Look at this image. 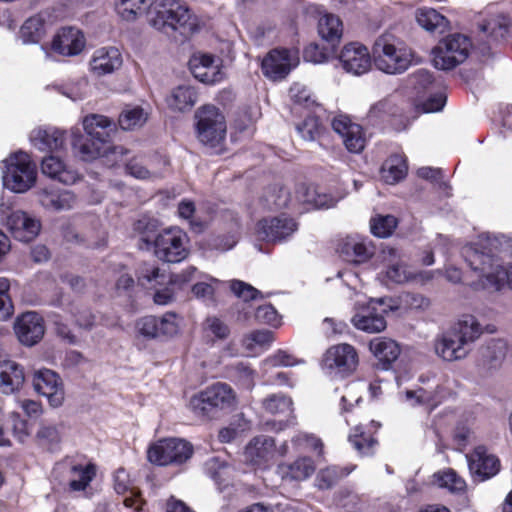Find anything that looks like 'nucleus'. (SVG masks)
Instances as JSON below:
<instances>
[{
    "instance_id": "nucleus-1",
    "label": "nucleus",
    "mask_w": 512,
    "mask_h": 512,
    "mask_svg": "<svg viewBox=\"0 0 512 512\" xmlns=\"http://www.w3.org/2000/svg\"><path fill=\"white\" fill-rule=\"evenodd\" d=\"M463 257L478 278L476 289L500 290L504 281L512 289V263L503 268L500 256L512 254V238L505 235H482L462 250Z\"/></svg>"
},
{
    "instance_id": "nucleus-2",
    "label": "nucleus",
    "mask_w": 512,
    "mask_h": 512,
    "mask_svg": "<svg viewBox=\"0 0 512 512\" xmlns=\"http://www.w3.org/2000/svg\"><path fill=\"white\" fill-rule=\"evenodd\" d=\"M112 122L103 115L92 114L83 119L86 135L78 130L71 131V144L75 153L84 161H92L99 157H106L108 161L121 160L128 150L123 146H114L109 143V131Z\"/></svg>"
},
{
    "instance_id": "nucleus-3",
    "label": "nucleus",
    "mask_w": 512,
    "mask_h": 512,
    "mask_svg": "<svg viewBox=\"0 0 512 512\" xmlns=\"http://www.w3.org/2000/svg\"><path fill=\"white\" fill-rule=\"evenodd\" d=\"M148 21L156 30L171 35L189 36L198 29V19L180 0H155L148 11Z\"/></svg>"
},
{
    "instance_id": "nucleus-4",
    "label": "nucleus",
    "mask_w": 512,
    "mask_h": 512,
    "mask_svg": "<svg viewBox=\"0 0 512 512\" xmlns=\"http://www.w3.org/2000/svg\"><path fill=\"white\" fill-rule=\"evenodd\" d=\"M374 64L378 70L390 75L404 73L414 62L413 50L393 35L380 36L373 49Z\"/></svg>"
},
{
    "instance_id": "nucleus-5",
    "label": "nucleus",
    "mask_w": 512,
    "mask_h": 512,
    "mask_svg": "<svg viewBox=\"0 0 512 512\" xmlns=\"http://www.w3.org/2000/svg\"><path fill=\"white\" fill-rule=\"evenodd\" d=\"M3 164V183L8 189L23 193L34 185L37 177L36 166L26 152L11 154Z\"/></svg>"
},
{
    "instance_id": "nucleus-6",
    "label": "nucleus",
    "mask_w": 512,
    "mask_h": 512,
    "mask_svg": "<svg viewBox=\"0 0 512 512\" xmlns=\"http://www.w3.org/2000/svg\"><path fill=\"white\" fill-rule=\"evenodd\" d=\"M472 49L470 38L464 34H449L432 49L433 64L440 70H452L464 63Z\"/></svg>"
},
{
    "instance_id": "nucleus-7",
    "label": "nucleus",
    "mask_w": 512,
    "mask_h": 512,
    "mask_svg": "<svg viewBox=\"0 0 512 512\" xmlns=\"http://www.w3.org/2000/svg\"><path fill=\"white\" fill-rule=\"evenodd\" d=\"M197 138L204 145L215 147L226 136V121L220 110L213 105H204L195 112Z\"/></svg>"
},
{
    "instance_id": "nucleus-8",
    "label": "nucleus",
    "mask_w": 512,
    "mask_h": 512,
    "mask_svg": "<svg viewBox=\"0 0 512 512\" xmlns=\"http://www.w3.org/2000/svg\"><path fill=\"white\" fill-rule=\"evenodd\" d=\"M235 403L233 390L226 383H216L190 399L192 411L201 416H211L217 410L232 407Z\"/></svg>"
},
{
    "instance_id": "nucleus-9",
    "label": "nucleus",
    "mask_w": 512,
    "mask_h": 512,
    "mask_svg": "<svg viewBox=\"0 0 512 512\" xmlns=\"http://www.w3.org/2000/svg\"><path fill=\"white\" fill-rule=\"evenodd\" d=\"M153 243L156 257L164 262L179 263L189 254V238L178 227L164 229Z\"/></svg>"
},
{
    "instance_id": "nucleus-10",
    "label": "nucleus",
    "mask_w": 512,
    "mask_h": 512,
    "mask_svg": "<svg viewBox=\"0 0 512 512\" xmlns=\"http://www.w3.org/2000/svg\"><path fill=\"white\" fill-rule=\"evenodd\" d=\"M193 446L186 440L166 438L152 444L147 451L149 462L159 465H180L191 458Z\"/></svg>"
},
{
    "instance_id": "nucleus-11",
    "label": "nucleus",
    "mask_w": 512,
    "mask_h": 512,
    "mask_svg": "<svg viewBox=\"0 0 512 512\" xmlns=\"http://www.w3.org/2000/svg\"><path fill=\"white\" fill-rule=\"evenodd\" d=\"M359 356L354 346L341 343L326 350L322 359L323 369L342 377L352 374L358 367Z\"/></svg>"
},
{
    "instance_id": "nucleus-12",
    "label": "nucleus",
    "mask_w": 512,
    "mask_h": 512,
    "mask_svg": "<svg viewBox=\"0 0 512 512\" xmlns=\"http://www.w3.org/2000/svg\"><path fill=\"white\" fill-rule=\"evenodd\" d=\"M298 52L288 49H274L262 61L263 74L273 80L285 78L298 64Z\"/></svg>"
},
{
    "instance_id": "nucleus-13",
    "label": "nucleus",
    "mask_w": 512,
    "mask_h": 512,
    "mask_svg": "<svg viewBox=\"0 0 512 512\" xmlns=\"http://www.w3.org/2000/svg\"><path fill=\"white\" fill-rule=\"evenodd\" d=\"M298 229L296 221L281 214L260 220L256 227L258 237L265 241L277 242L286 240Z\"/></svg>"
},
{
    "instance_id": "nucleus-14",
    "label": "nucleus",
    "mask_w": 512,
    "mask_h": 512,
    "mask_svg": "<svg viewBox=\"0 0 512 512\" xmlns=\"http://www.w3.org/2000/svg\"><path fill=\"white\" fill-rule=\"evenodd\" d=\"M338 59L344 71L356 76L367 73L372 65L367 47L358 42L346 44L341 49Z\"/></svg>"
},
{
    "instance_id": "nucleus-15",
    "label": "nucleus",
    "mask_w": 512,
    "mask_h": 512,
    "mask_svg": "<svg viewBox=\"0 0 512 512\" xmlns=\"http://www.w3.org/2000/svg\"><path fill=\"white\" fill-rule=\"evenodd\" d=\"M384 299H371L368 304L352 318L353 325L367 333H379L386 328L384 313L387 307H383Z\"/></svg>"
},
{
    "instance_id": "nucleus-16",
    "label": "nucleus",
    "mask_w": 512,
    "mask_h": 512,
    "mask_svg": "<svg viewBox=\"0 0 512 512\" xmlns=\"http://www.w3.org/2000/svg\"><path fill=\"white\" fill-rule=\"evenodd\" d=\"M34 390L48 399L52 407H59L64 401L63 383L57 373L50 369H40L33 376Z\"/></svg>"
},
{
    "instance_id": "nucleus-17",
    "label": "nucleus",
    "mask_w": 512,
    "mask_h": 512,
    "mask_svg": "<svg viewBox=\"0 0 512 512\" xmlns=\"http://www.w3.org/2000/svg\"><path fill=\"white\" fill-rule=\"evenodd\" d=\"M333 130L342 138L346 149L351 153H360L366 145L362 127L351 121L346 115H339L332 121Z\"/></svg>"
},
{
    "instance_id": "nucleus-18",
    "label": "nucleus",
    "mask_w": 512,
    "mask_h": 512,
    "mask_svg": "<svg viewBox=\"0 0 512 512\" xmlns=\"http://www.w3.org/2000/svg\"><path fill=\"white\" fill-rule=\"evenodd\" d=\"M7 226L13 237L22 242L33 240L41 229L39 219L21 210L14 211L8 216Z\"/></svg>"
},
{
    "instance_id": "nucleus-19",
    "label": "nucleus",
    "mask_w": 512,
    "mask_h": 512,
    "mask_svg": "<svg viewBox=\"0 0 512 512\" xmlns=\"http://www.w3.org/2000/svg\"><path fill=\"white\" fill-rule=\"evenodd\" d=\"M379 257L385 267V275L391 282L403 284L414 277L413 271L401 259L396 248L384 247Z\"/></svg>"
},
{
    "instance_id": "nucleus-20",
    "label": "nucleus",
    "mask_w": 512,
    "mask_h": 512,
    "mask_svg": "<svg viewBox=\"0 0 512 512\" xmlns=\"http://www.w3.org/2000/svg\"><path fill=\"white\" fill-rule=\"evenodd\" d=\"M14 329L19 341L28 346L39 342L45 331L43 319L36 312H27L18 317Z\"/></svg>"
},
{
    "instance_id": "nucleus-21",
    "label": "nucleus",
    "mask_w": 512,
    "mask_h": 512,
    "mask_svg": "<svg viewBox=\"0 0 512 512\" xmlns=\"http://www.w3.org/2000/svg\"><path fill=\"white\" fill-rule=\"evenodd\" d=\"M434 350L437 356L452 362L465 359L471 348L466 346L449 328L435 339Z\"/></svg>"
},
{
    "instance_id": "nucleus-22",
    "label": "nucleus",
    "mask_w": 512,
    "mask_h": 512,
    "mask_svg": "<svg viewBox=\"0 0 512 512\" xmlns=\"http://www.w3.org/2000/svg\"><path fill=\"white\" fill-rule=\"evenodd\" d=\"M29 140L36 149L47 151H58L65 147V131L52 126L37 127L29 135Z\"/></svg>"
},
{
    "instance_id": "nucleus-23",
    "label": "nucleus",
    "mask_w": 512,
    "mask_h": 512,
    "mask_svg": "<svg viewBox=\"0 0 512 512\" xmlns=\"http://www.w3.org/2000/svg\"><path fill=\"white\" fill-rule=\"evenodd\" d=\"M85 44V37L79 29L64 27L54 36L52 49L63 56H75L84 49Z\"/></svg>"
},
{
    "instance_id": "nucleus-24",
    "label": "nucleus",
    "mask_w": 512,
    "mask_h": 512,
    "mask_svg": "<svg viewBox=\"0 0 512 512\" xmlns=\"http://www.w3.org/2000/svg\"><path fill=\"white\" fill-rule=\"evenodd\" d=\"M189 68L193 76L205 84H215L223 78L219 65L215 64L211 55H194L189 61Z\"/></svg>"
},
{
    "instance_id": "nucleus-25",
    "label": "nucleus",
    "mask_w": 512,
    "mask_h": 512,
    "mask_svg": "<svg viewBox=\"0 0 512 512\" xmlns=\"http://www.w3.org/2000/svg\"><path fill=\"white\" fill-rule=\"evenodd\" d=\"M341 256L348 262H366L374 253L370 242L360 236H347L338 247Z\"/></svg>"
},
{
    "instance_id": "nucleus-26",
    "label": "nucleus",
    "mask_w": 512,
    "mask_h": 512,
    "mask_svg": "<svg viewBox=\"0 0 512 512\" xmlns=\"http://www.w3.org/2000/svg\"><path fill=\"white\" fill-rule=\"evenodd\" d=\"M274 446L275 442L271 437L264 435L254 437L245 448V460L252 465L261 467L273 458Z\"/></svg>"
},
{
    "instance_id": "nucleus-27",
    "label": "nucleus",
    "mask_w": 512,
    "mask_h": 512,
    "mask_svg": "<svg viewBox=\"0 0 512 512\" xmlns=\"http://www.w3.org/2000/svg\"><path fill=\"white\" fill-rule=\"evenodd\" d=\"M121 65L122 56L115 47L97 49L90 60V69L97 76L110 74L120 68Z\"/></svg>"
},
{
    "instance_id": "nucleus-28",
    "label": "nucleus",
    "mask_w": 512,
    "mask_h": 512,
    "mask_svg": "<svg viewBox=\"0 0 512 512\" xmlns=\"http://www.w3.org/2000/svg\"><path fill=\"white\" fill-rule=\"evenodd\" d=\"M469 469L471 473L484 481L499 472L500 463L496 456L488 454L483 447H478L471 455Z\"/></svg>"
},
{
    "instance_id": "nucleus-29",
    "label": "nucleus",
    "mask_w": 512,
    "mask_h": 512,
    "mask_svg": "<svg viewBox=\"0 0 512 512\" xmlns=\"http://www.w3.org/2000/svg\"><path fill=\"white\" fill-rule=\"evenodd\" d=\"M38 201L43 208L59 212L72 209L76 203V196L70 190L41 189L37 192Z\"/></svg>"
},
{
    "instance_id": "nucleus-30",
    "label": "nucleus",
    "mask_w": 512,
    "mask_h": 512,
    "mask_svg": "<svg viewBox=\"0 0 512 512\" xmlns=\"http://www.w3.org/2000/svg\"><path fill=\"white\" fill-rule=\"evenodd\" d=\"M25 381L23 368L11 360L0 361V392L12 394L21 389Z\"/></svg>"
},
{
    "instance_id": "nucleus-31",
    "label": "nucleus",
    "mask_w": 512,
    "mask_h": 512,
    "mask_svg": "<svg viewBox=\"0 0 512 512\" xmlns=\"http://www.w3.org/2000/svg\"><path fill=\"white\" fill-rule=\"evenodd\" d=\"M314 461L310 457H299L292 463H282L277 473L285 481H304L315 472Z\"/></svg>"
},
{
    "instance_id": "nucleus-32",
    "label": "nucleus",
    "mask_w": 512,
    "mask_h": 512,
    "mask_svg": "<svg viewBox=\"0 0 512 512\" xmlns=\"http://www.w3.org/2000/svg\"><path fill=\"white\" fill-rule=\"evenodd\" d=\"M369 350L382 364L383 369H388L401 354L399 344L393 339L375 337L369 343Z\"/></svg>"
},
{
    "instance_id": "nucleus-33",
    "label": "nucleus",
    "mask_w": 512,
    "mask_h": 512,
    "mask_svg": "<svg viewBox=\"0 0 512 512\" xmlns=\"http://www.w3.org/2000/svg\"><path fill=\"white\" fill-rule=\"evenodd\" d=\"M41 170L43 174L66 185L73 184L78 179V173L75 170L68 167L62 159L53 155L42 160Z\"/></svg>"
},
{
    "instance_id": "nucleus-34",
    "label": "nucleus",
    "mask_w": 512,
    "mask_h": 512,
    "mask_svg": "<svg viewBox=\"0 0 512 512\" xmlns=\"http://www.w3.org/2000/svg\"><path fill=\"white\" fill-rule=\"evenodd\" d=\"M300 204H307L314 208H329L334 205V199L318 190L314 185L301 183L297 185L293 197Z\"/></svg>"
},
{
    "instance_id": "nucleus-35",
    "label": "nucleus",
    "mask_w": 512,
    "mask_h": 512,
    "mask_svg": "<svg viewBox=\"0 0 512 512\" xmlns=\"http://www.w3.org/2000/svg\"><path fill=\"white\" fill-rule=\"evenodd\" d=\"M114 489L118 494L129 492L130 495L124 499V505L133 509L134 512H140L144 500L140 497L139 491L132 486L129 474L123 468L118 469L114 474Z\"/></svg>"
},
{
    "instance_id": "nucleus-36",
    "label": "nucleus",
    "mask_w": 512,
    "mask_h": 512,
    "mask_svg": "<svg viewBox=\"0 0 512 512\" xmlns=\"http://www.w3.org/2000/svg\"><path fill=\"white\" fill-rule=\"evenodd\" d=\"M450 329L469 348L484 331L480 322L473 315H463Z\"/></svg>"
},
{
    "instance_id": "nucleus-37",
    "label": "nucleus",
    "mask_w": 512,
    "mask_h": 512,
    "mask_svg": "<svg viewBox=\"0 0 512 512\" xmlns=\"http://www.w3.org/2000/svg\"><path fill=\"white\" fill-rule=\"evenodd\" d=\"M47 18V13L41 12L24 22L20 29L23 43H37L44 37L49 26Z\"/></svg>"
},
{
    "instance_id": "nucleus-38",
    "label": "nucleus",
    "mask_w": 512,
    "mask_h": 512,
    "mask_svg": "<svg viewBox=\"0 0 512 512\" xmlns=\"http://www.w3.org/2000/svg\"><path fill=\"white\" fill-rule=\"evenodd\" d=\"M197 92L190 85H179L166 98L168 107L177 112L191 110L197 102Z\"/></svg>"
},
{
    "instance_id": "nucleus-39",
    "label": "nucleus",
    "mask_w": 512,
    "mask_h": 512,
    "mask_svg": "<svg viewBox=\"0 0 512 512\" xmlns=\"http://www.w3.org/2000/svg\"><path fill=\"white\" fill-rule=\"evenodd\" d=\"M405 396L412 406L424 405L428 411H431L441 403L444 397V388L441 385H437L432 390L424 388L407 390Z\"/></svg>"
},
{
    "instance_id": "nucleus-40",
    "label": "nucleus",
    "mask_w": 512,
    "mask_h": 512,
    "mask_svg": "<svg viewBox=\"0 0 512 512\" xmlns=\"http://www.w3.org/2000/svg\"><path fill=\"white\" fill-rule=\"evenodd\" d=\"M318 33L323 40L337 44L343 35V23L337 15L325 13L319 18Z\"/></svg>"
},
{
    "instance_id": "nucleus-41",
    "label": "nucleus",
    "mask_w": 512,
    "mask_h": 512,
    "mask_svg": "<svg viewBox=\"0 0 512 512\" xmlns=\"http://www.w3.org/2000/svg\"><path fill=\"white\" fill-rule=\"evenodd\" d=\"M96 475V466L94 464H75L69 469V483L70 491L79 492L84 491Z\"/></svg>"
},
{
    "instance_id": "nucleus-42",
    "label": "nucleus",
    "mask_w": 512,
    "mask_h": 512,
    "mask_svg": "<svg viewBox=\"0 0 512 512\" xmlns=\"http://www.w3.org/2000/svg\"><path fill=\"white\" fill-rule=\"evenodd\" d=\"M416 21L429 32H443L448 26V20L433 8H420L416 11Z\"/></svg>"
},
{
    "instance_id": "nucleus-43",
    "label": "nucleus",
    "mask_w": 512,
    "mask_h": 512,
    "mask_svg": "<svg viewBox=\"0 0 512 512\" xmlns=\"http://www.w3.org/2000/svg\"><path fill=\"white\" fill-rule=\"evenodd\" d=\"M407 164L401 155L390 156L382 165L381 177L388 184H395L405 178Z\"/></svg>"
},
{
    "instance_id": "nucleus-44",
    "label": "nucleus",
    "mask_w": 512,
    "mask_h": 512,
    "mask_svg": "<svg viewBox=\"0 0 512 512\" xmlns=\"http://www.w3.org/2000/svg\"><path fill=\"white\" fill-rule=\"evenodd\" d=\"M152 4L151 0H119L116 10L122 19L133 21L139 15L148 12Z\"/></svg>"
},
{
    "instance_id": "nucleus-45",
    "label": "nucleus",
    "mask_w": 512,
    "mask_h": 512,
    "mask_svg": "<svg viewBox=\"0 0 512 512\" xmlns=\"http://www.w3.org/2000/svg\"><path fill=\"white\" fill-rule=\"evenodd\" d=\"M512 21L503 14L494 16L481 25V30L493 40L498 41L509 33Z\"/></svg>"
},
{
    "instance_id": "nucleus-46",
    "label": "nucleus",
    "mask_w": 512,
    "mask_h": 512,
    "mask_svg": "<svg viewBox=\"0 0 512 512\" xmlns=\"http://www.w3.org/2000/svg\"><path fill=\"white\" fill-rule=\"evenodd\" d=\"M61 438V431L57 425L42 424L36 433L39 446L48 451L58 450Z\"/></svg>"
},
{
    "instance_id": "nucleus-47",
    "label": "nucleus",
    "mask_w": 512,
    "mask_h": 512,
    "mask_svg": "<svg viewBox=\"0 0 512 512\" xmlns=\"http://www.w3.org/2000/svg\"><path fill=\"white\" fill-rule=\"evenodd\" d=\"M263 408L273 415L289 416L293 412V402L283 394H272L263 400Z\"/></svg>"
},
{
    "instance_id": "nucleus-48",
    "label": "nucleus",
    "mask_w": 512,
    "mask_h": 512,
    "mask_svg": "<svg viewBox=\"0 0 512 512\" xmlns=\"http://www.w3.org/2000/svg\"><path fill=\"white\" fill-rule=\"evenodd\" d=\"M349 441L361 455H371L374 452L377 440L370 433H366L362 426H356L349 436Z\"/></svg>"
},
{
    "instance_id": "nucleus-49",
    "label": "nucleus",
    "mask_w": 512,
    "mask_h": 512,
    "mask_svg": "<svg viewBox=\"0 0 512 512\" xmlns=\"http://www.w3.org/2000/svg\"><path fill=\"white\" fill-rule=\"evenodd\" d=\"M349 473L350 471L336 466L326 467L318 472L315 479L316 486L319 489H329Z\"/></svg>"
},
{
    "instance_id": "nucleus-50",
    "label": "nucleus",
    "mask_w": 512,
    "mask_h": 512,
    "mask_svg": "<svg viewBox=\"0 0 512 512\" xmlns=\"http://www.w3.org/2000/svg\"><path fill=\"white\" fill-rule=\"evenodd\" d=\"M434 479L439 487L446 488L451 492H462L466 487L464 479L451 469L434 474Z\"/></svg>"
},
{
    "instance_id": "nucleus-51",
    "label": "nucleus",
    "mask_w": 512,
    "mask_h": 512,
    "mask_svg": "<svg viewBox=\"0 0 512 512\" xmlns=\"http://www.w3.org/2000/svg\"><path fill=\"white\" fill-rule=\"evenodd\" d=\"M147 120V114L140 107L124 110L119 117V125L123 130L141 127Z\"/></svg>"
},
{
    "instance_id": "nucleus-52",
    "label": "nucleus",
    "mask_w": 512,
    "mask_h": 512,
    "mask_svg": "<svg viewBox=\"0 0 512 512\" xmlns=\"http://www.w3.org/2000/svg\"><path fill=\"white\" fill-rule=\"evenodd\" d=\"M125 171L128 175L138 180H153L161 177V173L149 169L141 159L136 157L126 163Z\"/></svg>"
},
{
    "instance_id": "nucleus-53",
    "label": "nucleus",
    "mask_w": 512,
    "mask_h": 512,
    "mask_svg": "<svg viewBox=\"0 0 512 512\" xmlns=\"http://www.w3.org/2000/svg\"><path fill=\"white\" fill-rule=\"evenodd\" d=\"M292 201L294 199L290 197L288 190L284 187H272L265 194V202L269 209L285 208Z\"/></svg>"
},
{
    "instance_id": "nucleus-54",
    "label": "nucleus",
    "mask_w": 512,
    "mask_h": 512,
    "mask_svg": "<svg viewBox=\"0 0 512 512\" xmlns=\"http://www.w3.org/2000/svg\"><path fill=\"white\" fill-rule=\"evenodd\" d=\"M302 363H304V360L297 359L294 355L281 349L277 350L263 361L264 366L267 368L291 367Z\"/></svg>"
},
{
    "instance_id": "nucleus-55",
    "label": "nucleus",
    "mask_w": 512,
    "mask_h": 512,
    "mask_svg": "<svg viewBox=\"0 0 512 512\" xmlns=\"http://www.w3.org/2000/svg\"><path fill=\"white\" fill-rule=\"evenodd\" d=\"M296 130L303 140L315 141L322 132V126L317 117L308 116L296 126Z\"/></svg>"
},
{
    "instance_id": "nucleus-56",
    "label": "nucleus",
    "mask_w": 512,
    "mask_h": 512,
    "mask_svg": "<svg viewBox=\"0 0 512 512\" xmlns=\"http://www.w3.org/2000/svg\"><path fill=\"white\" fill-rule=\"evenodd\" d=\"M396 226L397 219L392 215H379L371 220V232L380 238L390 236Z\"/></svg>"
},
{
    "instance_id": "nucleus-57",
    "label": "nucleus",
    "mask_w": 512,
    "mask_h": 512,
    "mask_svg": "<svg viewBox=\"0 0 512 512\" xmlns=\"http://www.w3.org/2000/svg\"><path fill=\"white\" fill-rule=\"evenodd\" d=\"M219 280L209 275H203L192 287V293L204 300H212L215 290L219 285Z\"/></svg>"
},
{
    "instance_id": "nucleus-58",
    "label": "nucleus",
    "mask_w": 512,
    "mask_h": 512,
    "mask_svg": "<svg viewBox=\"0 0 512 512\" xmlns=\"http://www.w3.org/2000/svg\"><path fill=\"white\" fill-rule=\"evenodd\" d=\"M230 288L232 292L245 303L264 298V294L261 291L240 280H233L230 284Z\"/></svg>"
},
{
    "instance_id": "nucleus-59",
    "label": "nucleus",
    "mask_w": 512,
    "mask_h": 512,
    "mask_svg": "<svg viewBox=\"0 0 512 512\" xmlns=\"http://www.w3.org/2000/svg\"><path fill=\"white\" fill-rule=\"evenodd\" d=\"M292 443L299 450L316 451L318 455L323 452V442L314 434L299 432L293 437Z\"/></svg>"
},
{
    "instance_id": "nucleus-60",
    "label": "nucleus",
    "mask_w": 512,
    "mask_h": 512,
    "mask_svg": "<svg viewBox=\"0 0 512 512\" xmlns=\"http://www.w3.org/2000/svg\"><path fill=\"white\" fill-rule=\"evenodd\" d=\"M9 292V279L0 277V320H7L13 314V304Z\"/></svg>"
},
{
    "instance_id": "nucleus-61",
    "label": "nucleus",
    "mask_w": 512,
    "mask_h": 512,
    "mask_svg": "<svg viewBox=\"0 0 512 512\" xmlns=\"http://www.w3.org/2000/svg\"><path fill=\"white\" fill-rule=\"evenodd\" d=\"M159 336L172 337L179 332L181 318L174 312H167L158 318Z\"/></svg>"
},
{
    "instance_id": "nucleus-62",
    "label": "nucleus",
    "mask_w": 512,
    "mask_h": 512,
    "mask_svg": "<svg viewBox=\"0 0 512 512\" xmlns=\"http://www.w3.org/2000/svg\"><path fill=\"white\" fill-rule=\"evenodd\" d=\"M273 340V332L269 330H256L244 337L243 345L248 350H253L255 346H269Z\"/></svg>"
},
{
    "instance_id": "nucleus-63",
    "label": "nucleus",
    "mask_w": 512,
    "mask_h": 512,
    "mask_svg": "<svg viewBox=\"0 0 512 512\" xmlns=\"http://www.w3.org/2000/svg\"><path fill=\"white\" fill-rule=\"evenodd\" d=\"M203 328L208 334L220 340L226 339L230 334L228 325L216 316L207 317L203 323Z\"/></svg>"
},
{
    "instance_id": "nucleus-64",
    "label": "nucleus",
    "mask_w": 512,
    "mask_h": 512,
    "mask_svg": "<svg viewBox=\"0 0 512 512\" xmlns=\"http://www.w3.org/2000/svg\"><path fill=\"white\" fill-rule=\"evenodd\" d=\"M159 320L155 316H145L136 322V331L139 335L147 339L159 337Z\"/></svg>"
}]
</instances>
